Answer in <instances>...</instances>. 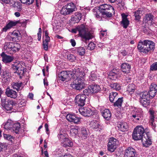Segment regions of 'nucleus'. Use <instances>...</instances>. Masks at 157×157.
I'll return each instance as SVG.
<instances>
[{
	"instance_id": "obj_1",
	"label": "nucleus",
	"mask_w": 157,
	"mask_h": 157,
	"mask_svg": "<svg viewBox=\"0 0 157 157\" xmlns=\"http://www.w3.org/2000/svg\"><path fill=\"white\" fill-rule=\"evenodd\" d=\"M72 72L73 76L76 78L73 81V83L70 84L71 86L78 90L84 88L86 85L84 79L85 73L83 71H80L79 68L77 67L75 68Z\"/></svg>"
},
{
	"instance_id": "obj_2",
	"label": "nucleus",
	"mask_w": 157,
	"mask_h": 157,
	"mask_svg": "<svg viewBox=\"0 0 157 157\" xmlns=\"http://www.w3.org/2000/svg\"><path fill=\"white\" fill-rule=\"evenodd\" d=\"M78 31L79 36L85 40H89L93 37V36L87 27L83 25L78 26L75 29L72 30V32L75 33H76Z\"/></svg>"
},
{
	"instance_id": "obj_3",
	"label": "nucleus",
	"mask_w": 157,
	"mask_h": 157,
	"mask_svg": "<svg viewBox=\"0 0 157 157\" xmlns=\"http://www.w3.org/2000/svg\"><path fill=\"white\" fill-rule=\"evenodd\" d=\"M155 43L148 40L140 41L137 46L138 49L141 52L148 53L150 50H154L155 48Z\"/></svg>"
},
{
	"instance_id": "obj_4",
	"label": "nucleus",
	"mask_w": 157,
	"mask_h": 157,
	"mask_svg": "<svg viewBox=\"0 0 157 157\" xmlns=\"http://www.w3.org/2000/svg\"><path fill=\"white\" fill-rule=\"evenodd\" d=\"M13 101L11 100H9L6 97L1 98V105L8 113L14 111V109L13 108Z\"/></svg>"
},
{
	"instance_id": "obj_5",
	"label": "nucleus",
	"mask_w": 157,
	"mask_h": 157,
	"mask_svg": "<svg viewBox=\"0 0 157 157\" xmlns=\"http://www.w3.org/2000/svg\"><path fill=\"white\" fill-rule=\"evenodd\" d=\"M145 133L144 129L142 126H137L133 131L132 134L133 139L136 140H141Z\"/></svg>"
},
{
	"instance_id": "obj_6",
	"label": "nucleus",
	"mask_w": 157,
	"mask_h": 157,
	"mask_svg": "<svg viewBox=\"0 0 157 157\" xmlns=\"http://www.w3.org/2000/svg\"><path fill=\"white\" fill-rule=\"evenodd\" d=\"M66 6L63 7L61 11L64 15L70 14L76 10L75 6L72 2L68 3Z\"/></svg>"
},
{
	"instance_id": "obj_7",
	"label": "nucleus",
	"mask_w": 157,
	"mask_h": 157,
	"mask_svg": "<svg viewBox=\"0 0 157 157\" xmlns=\"http://www.w3.org/2000/svg\"><path fill=\"white\" fill-rule=\"evenodd\" d=\"M142 109L140 108H136L133 109L131 113V119L135 122L140 121L142 117Z\"/></svg>"
},
{
	"instance_id": "obj_8",
	"label": "nucleus",
	"mask_w": 157,
	"mask_h": 157,
	"mask_svg": "<svg viewBox=\"0 0 157 157\" xmlns=\"http://www.w3.org/2000/svg\"><path fill=\"white\" fill-rule=\"evenodd\" d=\"M12 66V67L14 71V72H17L19 75L24 73L25 67L22 63H15L13 64Z\"/></svg>"
},
{
	"instance_id": "obj_9",
	"label": "nucleus",
	"mask_w": 157,
	"mask_h": 157,
	"mask_svg": "<svg viewBox=\"0 0 157 157\" xmlns=\"http://www.w3.org/2000/svg\"><path fill=\"white\" fill-rule=\"evenodd\" d=\"M80 113L85 117H90L94 115L95 112L88 107H81L79 109Z\"/></svg>"
},
{
	"instance_id": "obj_10",
	"label": "nucleus",
	"mask_w": 157,
	"mask_h": 157,
	"mask_svg": "<svg viewBox=\"0 0 157 157\" xmlns=\"http://www.w3.org/2000/svg\"><path fill=\"white\" fill-rule=\"evenodd\" d=\"M141 139L143 146L144 147H148L152 144L151 140L149 135V133L148 132L144 134Z\"/></svg>"
},
{
	"instance_id": "obj_11",
	"label": "nucleus",
	"mask_w": 157,
	"mask_h": 157,
	"mask_svg": "<svg viewBox=\"0 0 157 157\" xmlns=\"http://www.w3.org/2000/svg\"><path fill=\"white\" fill-rule=\"evenodd\" d=\"M20 34L15 31L10 32L8 34L7 37L10 41L15 42H18L20 40Z\"/></svg>"
},
{
	"instance_id": "obj_12",
	"label": "nucleus",
	"mask_w": 157,
	"mask_h": 157,
	"mask_svg": "<svg viewBox=\"0 0 157 157\" xmlns=\"http://www.w3.org/2000/svg\"><path fill=\"white\" fill-rule=\"evenodd\" d=\"M86 96L83 94H78L77 95L75 99V102L76 104L81 106H83L85 104Z\"/></svg>"
},
{
	"instance_id": "obj_13",
	"label": "nucleus",
	"mask_w": 157,
	"mask_h": 157,
	"mask_svg": "<svg viewBox=\"0 0 157 157\" xmlns=\"http://www.w3.org/2000/svg\"><path fill=\"white\" fill-rule=\"evenodd\" d=\"M117 140L114 138H110L108 144V150L111 152H113L117 147Z\"/></svg>"
},
{
	"instance_id": "obj_14",
	"label": "nucleus",
	"mask_w": 157,
	"mask_h": 157,
	"mask_svg": "<svg viewBox=\"0 0 157 157\" xmlns=\"http://www.w3.org/2000/svg\"><path fill=\"white\" fill-rule=\"evenodd\" d=\"M136 150L132 147H129L124 152V157H137Z\"/></svg>"
},
{
	"instance_id": "obj_15",
	"label": "nucleus",
	"mask_w": 157,
	"mask_h": 157,
	"mask_svg": "<svg viewBox=\"0 0 157 157\" xmlns=\"http://www.w3.org/2000/svg\"><path fill=\"white\" fill-rule=\"evenodd\" d=\"M89 125L90 127L97 131H100L103 128V127L100 125L99 122L95 120L91 121Z\"/></svg>"
},
{
	"instance_id": "obj_16",
	"label": "nucleus",
	"mask_w": 157,
	"mask_h": 157,
	"mask_svg": "<svg viewBox=\"0 0 157 157\" xmlns=\"http://www.w3.org/2000/svg\"><path fill=\"white\" fill-rule=\"evenodd\" d=\"M2 82L6 85H7L10 81V74L6 71H4L2 75Z\"/></svg>"
},
{
	"instance_id": "obj_17",
	"label": "nucleus",
	"mask_w": 157,
	"mask_h": 157,
	"mask_svg": "<svg viewBox=\"0 0 157 157\" xmlns=\"http://www.w3.org/2000/svg\"><path fill=\"white\" fill-rule=\"evenodd\" d=\"M66 119L68 121L73 122L75 124L78 123L80 120V118L74 114H67L66 116Z\"/></svg>"
},
{
	"instance_id": "obj_18",
	"label": "nucleus",
	"mask_w": 157,
	"mask_h": 157,
	"mask_svg": "<svg viewBox=\"0 0 157 157\" xmlns=\"http://www.w3.org/2000/svg\"><path fill=\"white\" fill-rule=\"evenodd\" d=\"M5 93L7 97L11 98H15L17 97V94L16 91L10 89L9 87L6 89Z\"/></svg>"
},
{
	"instance_id": "obj_19",
	"label": "nucleus",
	"mask_w": 157,
	"mask_h": 157,
	"mask_svg": "<svg viewBox=\"0 0 157 157\" xmlns=\"http://www.w3.org/2000/svg\"><path fill=\"white\" fill-rule=\"evenodd\" d=\"M69 74H71V71H62L59 74V77L60 80L64 81L68 79Z\"/></svg>"
},
{
	"instance_id": "obj_20",
	"label": "nucleus",
	"mask_w": 157,
	"mask_h": 157,
	"mask_svg": "<svg viewBox=\"0 0 157 157\" xmlns=\"http://www.w3.org/2000/svg\"><path fill=\"white\" fill-rule=\"evenodd\" d=\"M13 43L12 42H6L4 44V49L6 52L11 54V50Z\"/></svg>"
},
{
	"instance_id": "obj_21",
	"label": "nucleus",
	"mask_w": 157,
	"mask_h": 157,
	"mask_svg": "<svg viewBox=\"0 0 157 157\" xmlns=\"http://www.w3.org/2000/svg\"><path fill=\"white\" fill-rule=\"evenodd\" d=\"M121 16L122 17L121 24L124 28L126 29L128 26L129 23V21L127 18L128 15L123 13L121 14Z\"/></svg>"
},
{
	"instance_id": "obj_22",
	"label": "nucleus",
	"mask_w": 157,
	"mask_h": 157,
	"mask_svg": "<svg viewBox=\"0 0 157 157\" xmlns=\"http://www.w3.org/2000/svg\"><path fill=\"white\" fill-rule=\"evenodd\" d=\"M1 56L2 58V61L6 63L11 62L13 59V57L7 55L4 52H2L1 54Z\"/></svg>"
},
{
	"instance_id": "obj_23",
	"label": "nucleus",
	"mask_w": 157,
	"mask_h": 157,
	"mask_svg": "<svg viewBox=\"0 0 157 157\" xmlns=\"http://www.w3.org/2000/svg\"><path fill=\"white\" fill-rule=\"evenodd\" d=\"M13 124V121L11 119H8L5 123L3 124V127L5 129L12 130Z\"/></svg>"
},
{
	"instance_id": "obj_24",
	"label": "nucleus",
	"mask_w": 157,
	"mask_h": 157,
	"mask_svg": "<svg viewBox=\"0 0 157 157\" xmlns=\"http://www.w3.org/2000/svg\"><path fill=\"white\" fill-rule=\"evenodd\" d=\"M99 8L100 9V11L103 10H109V14L110 13V11H113V9H114L113 7L112 6L107 4H102L100 6Z\"/></svg>"
},
{
	"instance_id": "obj_25",
	"label": "nucleus",
	"mask_w": 157,
	"mask_h": 157,
	"mask_svg": "<svg viewBox=\"0 0 157 157\" xmlns=\"http://www.w3.org/2000/svg\"><path fill=\"white\" fill-rule=\"evenodd\" d=\"M121 70L124 73H127L129 72L131 66L127 63H124L121 65Z\"/></svg>"
},
{
	"instance_id": "obj_26",
	"label": "nucleus",
	"mask_w": 157,
	"mask_h": 157,
	"mask_svg": "<svg viewBox=\"0 0 157 157\" xmlns=\"http://www.w3.org/2000/svg\"><path fill=\"white\" fill-rule=\"evenodd\" d=\"M18 23V21H10L6 25L3 29V31H6L9 29L16 25Z\"/></svg>"
},
{
	"instance_id": "obj_27",
	"label": "nucleus",
	"mask_w": 157,
	"mask_h": 157,
	"mask_svg": "<svg viewBox=\"0 0 157 157\" xmlns=\"http://www.w3.org/2000/svg\"><path fill=\"white\" fill-rule=\"evenodd\" d=\"M102 115L104 118L107 120H109L111 117V113L109 109H105L102 112Z\"/></svg>"
},
{
	"instance_id": "obj_28",
	"label": "nucleus",
	"mask_w": 157,
	"mask_h": 157,
	"mask_svg": "<svg viewBox=\"0 0 157 157\" xmlns=\"http://www.w3.org/2000/svg\"><path fill=\"white\" fill-rule=\"evenodd\" d=\"M118 127L121 131L124 132L128 128V125L126 122H120L118 125Z\"/></svg>"
},
{
	"instance_id": "obj_29",
	"label": "nucleus",
	"mask_w": 157,
	"mask_h": 157,
	"mask_svg": "<svg viewBox=\"0 0 157 157\" xmlns=\"http://www.w3.org/2000/svg\"><path fill=\"white\" fill-rule=\"evenodd\" d=\"M67 137V135L63 132H60L59 133L58 135L59 140L61 142L62 144L63 142L66 140V139L68 138Z\"/></svg>"
},
{
	"instance_id": "obj_30",
	"label": "nucleus",
	"mask_w": 157,
	"mask_h": 157,
	"mask_svg": "<svg viewBox=\"0 0 157 157\" xmlns=\"http://www.w3.org/2000/svg\"><path fill=\"white\" fill-rule=\"evenodd\" d=\"M22 82H13L11 84L12 87L13 89H16L17 91L21 90L22 87H21Z\"/></svg>"
},
{
	"instance_id": "obj_31",
	"label": "nucleus",
	"mask_w": 157,
	"mask_h": 157,
	"mask_svg": "<svg viewBox=\"0 0 157 157\" xmlns=\"http://www.w3.org/2000/svg\"><path fill=\"white\" fill-rule=\"evenodd\" d=\"M101 14L104 16L106 17H110L112 16V14L113 13L114 14L115 13V11L114 9H113V11H110V13L109 14V10H103L100 11Z\"/></svg>"
},
{
	"instance_id": "obj_32",
	"label": "nucleus",
	"mask_w": 157,
	"mask_h": 157,
	"mask_svg": "<svg viewBox=\"0 0 157 157\" xmlns=\"http://www.w3.org/2000/svg\"><path fill=\"white\" fill-rule=\"evenodd\" d=\"M109 86L112 89L115 90L117 91L121 89V85L117 82L110 83Z\"/></svg>"
},
{
	"instance_id": "obj_33",
	"label": "nucleus",
	"mask_w": 157,
	"mask_h": 157,
	"mask_svg": "<svg viewBox=\"0 0 157 157\" xmlns=\"http://www.w3.org/2000/svg\"><path fill=\"white\" fill-rule=\"evenodd\" d=\"M82 14L80 13L77 12L75 13V16L71 18V20L76 22H78L81 19Z\"/></svg>"
},
{
	"instance_id": "obj_34",
	"label": "nucleus",
	"mask_w": 157,
	"mask_h": 157,
	"mask_svg": "<svg viewBox=\"0 0 157 157\" xmlns=\"http://www.w3.org/2000/svg\"><path fill=\"white\" fill-rule=\"evenodd\" d=\"M20 129V124L19 123H18L13 124L12 130L16 134H18Z\"/></svg>"
},
{
	"instance_id": "obj_35",
	"label": "nucleus",
	"mask_w": 157,
	"mask_h": 157,
	"mask_svg": "<svg viewBox=\"0 0 157 157\" xmlns=\"http://www.w3.org/2000/svg\"><path fill=\"white\" fill-rule=\"evenodd\" d=\"M140 103L144 107H146L150 103V99L140 98Z\"/></svg>"
},
{
	"instance_id": "obj_36",
	"label": "nucleus",
	"mask_w": 157,
	"mask_h": 157,
	"mask_svg": "<svg viewBox=\"0 0 157 157\" xmlns=\"http://www.w3.org/2000/svg\"><path fill=\"white\" fill-rule=\"evenodd\" d=\"M21 48V46L18 43H13V44L12 46V50H11V53L12 52H15L18 51Z\"/></svg>"
},
{
	"instance_id": "obj_37",
	"label": "nucleus",
	"mask_w": 157,
	"mask_h": 157,
	"mask_svg": "<svg viewBox=\"0 0 157 157\" xmlns=\"http://www.w3.org/2000/svg\"><path fill=\"white\" fill-rule=\"evenodd\" d=\"M149 113L150 115V122L151 123V124L152 126H155V124H154V112L152 110H150Z\"/></svg>"
},
{
	"instance_id": "obj_38",
	"label": "nucleus",
	"mask_w": 157,
	"mask_h": 157,
	"mask_svg": "<svg viewBox=\"0 0 157 157\" xmlns=\"http://www.w3.org/2000/svg\"><path fill=\"white\" fill-rule=\"evenodd\" d=\"M62 145L64 147H71L73 145V144L72 142L67 138L66 140L63 142Z\"/></svg>"
},
{
	"instance_id": "obj_39",
	"label": "nucleus",
	"mask_w": 157,
	"mask_h": 157,
	"mask_svg": "<svg viewBox=\"0 0 157 157\" xmlns=\"http://www.w3.org/2000/svg\"><path fill=\"white\" fill-rule=\"evenodd\" d=\"M108 77L112 80H115L117 78V75L116 73L111 71L109 74Z\"/></svg>"
},
{
	"instance_id": "obj_40",
	"label": "nucleus",
	"mask_w": 157,
	"mask_h": 157,
	"mask_svg": "<svg viewBox=\"0 0 157 157\" xmlns=\"http://www.w3.org/2000/svg\"><path fill=\"white\" fill-rule=\"evenodd\" d=\"M90 89L92 92L96 93L100 90V87L98 85H92L90 86Z\"/></svg>"
},
{
	"instance_id": "obj_41",
	"label": "nucleus",
	"mask_w": 157,
	"mask_h": 157,
	"mask_svg": "<svg viewBox=\"0 0 157 157\" xmlns=\"http://www.w3.org/2000/svg\"><path fill=\"white\" fill-rule=\"evenodd\" d=\"M118 94L117 92H112L109 95V99L110 101L113 102L115 99H117Z\"/></svg>"
},
{
	"instance_id": "obj_42",
	"label": "nucleus",
	"mask_w": 157,
	"mask_h": 157,
	"mask_svg": "<svg viewBox=\"0 0 157 157\" xmlns=\"http://www.w3.org/2000/svg\"><path fill=\"white\" fill-rule=\"evenodd\" d=\"M123 102V98H118L117 100L114 103V106L115 107H121Z\"/></svg>"
},
{
	"instance_id": "obj_43",
	"label": "nucleus",
	"mask_w": 157,
	"mask_h": 157,
	"mask_svg": "<svg viewBox=\"0 0 157 157\" xmlns=\"http://www.w3.org/2000/svg\"><path fill=\"white\" fill-rule=\"evenodd\" d=\"M81 136L83 139H86L87 135V132L86 129L84 128H81Z\"/></svg>"
},
{
	"instance_id": "obj_44",
	"label": "nucleus",
	"mask_w": 157,
	"mask_h": 157,
	"mask_svg": "<svg viewBox=\"0 0 157 157\" xmlns=\"http://www.w3.org/2000/svg\"><path fill=\"white\" fill-rule=\"evenodd\" d=\"M78 127H75L71 128L70 131V133L72 136H74L78 133Z\"/></svg>"
},
{
	"instance_id": "obj_45",
	"label": "nucleus",
	"mask_w": 157,
	"mask_h": 157,
	"mask_svg": "<svg viewBox=\"0 0 157 157\" xmlns=\"http://www.w3.org/2000/svg\"><path fill=\"white\" fill-rule=\"evenodd\" d=\"M140 98L150 99L151 98L147 92L142 93L140 94Z\"/></svg>"
},
{
	"instance_id": "obj_46",
	"label": "nucleus",
	"mask_w": 157,
	"mask_h": 157,
	"mask_svg": "<svg viewBox=\"0 0 157 157\" xmlns=\"http://www.w3.org/2000/svg\"><path fill=\"white\" fill-rule=\"evenodd\" d=\"M135 89V85L133 84H129L127 87V91L129 93L133 92Z\"/></svg>"
},
{
	"instance_id": "obj_47",
	"label": "nucleus",
	"mask_w": 157,
	"mask_h": 157,
	"mask_svg": "<svg viewBox=\"0 0 157 157\" xmlns=\"http://www.w3.org/2000/svg\"><path fill=\"white\" fill-rule=\"evenodd\" d=\"M141 11L139 9L136 11L133 12L134 13V16L135 17V19L137 20H139L140 19V14Z\"/></svg>"
},
{
	"instance_id": "obj_48",
	"label": "nucleus",
	"mask_w": 157,
	"mask_h": 157,
	"mask_svg": "<svg viewBox=\"0 0 157 157\" xmlns=\"http://www.w3.org/2000/svg\"><path fill=\"white\" fill-rule=\"evenodd\" d=\"M77 51L79 54L81 56L84 55L85 53V48L82 47H79L78 48Z\"/></svg>"
},
{
	"instance_id": "obj_49",
	"label": "nucleus",
	"mask_w": 157,
	"mask_h": 157,
	"mask_svg": "<svg viewBox=\"0 0 157 157\" xmlns=\"http://www.w3.org/2000/svg\"><path fill=\"white\" fill-rule=\"evenodd\" d=\"M45 37L43 41V43H46L48 44L50 41V37L48 36V33L47 31L46 30L44 31Z\"/></svg>"
},
{
	"instance_id": "obj_50",
	"label": "nucleus",
	"mask_w": 157,
	"mask_h": 157,
	"mask_svg": "<svg viewBox=\"0 0 157 157\" xmlns=\"http://www.w3.org/2000/svg\"><path fill=\"white\" fill-rule=\"evenodd\" d=\"M157 92V90H149L148 94L149 95L151 98H152L155 95Z\"/></svg>"
},
{
	"instance_id": "obj_51",
	"label": "nucleus",
	"mask_w": 157,
	"mask_h": 157,
	"mask_svg": "<svg viewBox=\"0 0 157 157\" xmlns=\"http://www.w3.org/2000/svg\"><path fill=\"white\" fill-rule=\"evenodd\" d=\"M3 136L4 138L6 140H9L11 142H13L14 139L9 134H4Z\"/></svg>"
},
{
	"instance_id": "obj_52",
	"label": "nucleus",
	"mask_w": 157,
	"mask_h": 157,
	"mask_svg": "<svg viewBox=\"0 0 157 157\" xmlns=\"http://www.w3.org/2000/svg\"><path fill=\"white\" fill-rule=\"evenodd\" d=\"M21 3L29 5L32 4L34 2V0H20Z\"/></svg>"
},
{
	"instance_id": "obj_53",
	"label": "nucleus",
	"mask_w": 157,
	"mask_h": 157,
	"mask_svg": "<svg viewBox=\"0 0 157 157\" xmlns=\"http://www.w3.org/2000/svg\"><path fill=\"white\" fill-rule=\"evenodd\" d=\"M67 58L70 61L72 62L76 59V58L73 55L71 54L67 56Z\"/></svg>"
},
{
	"instance_id": "obj_54",
	"label": "nucleus",
	"mask_w": 157,
	"mask_h": 157,
	"mask_svg": "<svg viewBox=\"0 0 157 157\" xmlns=\"http://www.w3.org/2000/svg\"><path fill=\"white\" fill-rule=\"evenodd\" d=\"M94 15L97 18L99 19L101 18L100 16V14L101 13L100 9L99 10H98L96 11H94Z\"/></svg>"
},
{
	"instance_id": "obj_55",
	"label": "nucleus",
	"mask_w": 157,
	"mask_h": 157,
	"mask_svg": "<svg viewBox=\"0 0 157 157\" xmlns=\"http://www.w3.org/2000/svg\"><path fill=\"white\" fill-rule=\"evenodd\" d=\"M153 16L150 14H147L145 16V19L147 21L151 22L153 20Z\"/></svg>"
},
{
	"instance_id": "obj_56",
	"label": "nucleus",
	"mask_w": 157,
	"mask_h": 157,
	"mask_svg": "<svg viewBox=\"0 0 157 157\" xmlns=\"http://www.w3.org/2000/svg\"><path fill=\"white\" fill-rule=\"evenodd\" d=\"M150 70L153 71L157 70V62L154 63L151 65Z\"/></svg>"
},
{
	"instance_id": "obj_57",
	"label": "nucleus",
	"mask_w": 157,
	"mask_h": 157,
	"mask_svg": "<svg viewBox=\"0 0 157 157\" xmlns=\"http://www.w3.org/2000/svg\"><path fill=\"white\" fill-rule=\"evenodd\" d=\"M149 90H157V85L154 83L151 84L149 87Z\"/></svg>"
},
{
	"instance_id": "obj_58",
	"label": "nucleus",
	"mask_w": 157,
	"mask_h": 157,
	"mask_svg": "<svg viewBox=\"0 0 157 157\" xmlns=\"http://www.w3.org/2000/svg\"><path fill=\"white\" fill-rule=\"evenodd\" d=\"M88 47L89 49L92 50L94 48L95 44L94 43L91 42L88 44Z\"/></svg>"
},
{
	"instance_id": "obj_59",
	"label": "nucleus",
	"mask_w": 157,
	"mask_h": 157,
	"mask_svg": "<svg viewBox=\"0 0 157 157\" xmlns=\"http://www.w3.org/2000/svg\"><path fill=\"white\" fill-rule=\"evenodd\" d=\"M91 92V90L89 88L83 90V93L84 94H85V96L86 95H88Z\"/></svg>"
},
{
	"instance_id": "obj_60",
	"label": "nucleus",
	"mask_w": 157,
	"mask_h": 157,
	"mask_svg": "<svg viewBox=\"0 0 157 157\" xmlns=\"http://www.w3.org/2000/svg\"><path fill=\"white\" fill-rule=\"evenodd\" d=\"M41 29L40 28L39 29V32L37 33L38 36V40L39 41H40L41 38Z\"/></svg>"
},
{
	"instance_id": "obj_61",
	"label": "nucleus",
	"mask_w": 157,
	"mask_h": 157,
	"mask_svg": "<svg viewBox=\"0 0 157 157\" xmlns=\"http://www.w3.org/2000/svg\"><path fill=\"white\" fill-rule=\"evenodd\" d=\"M107 35V33L106 32V30L102 31H100V37L101 38H102L103 37L106 36Z\"/></svg>"
},
{
	"instance_id": "obj_62",
	"label": "nucleus",
	"mask_w": 157,
	"mask_h": 157,
	"mask_svg": "<svg viewBox=\"0 0 157 157\" xmlns=\"http://www.w3.org/2000/svg\"><path fill=\"white\" fill-rule=\"evenodd\" d=\"M109 2L111 3H114L117 2L118 3H121L122 1L121 0H108Z\"/></svg>"
},
{
	"instance_id": "obj_63",
	"label": "nucleus",
	"mask_w": 157,
	"mask_h": 157,
	"mask_svg": "<svg viewBox=\"0 0 157 157\" xmlns=\"http://www.w3.org/2000/svg\"><path fill=\"white\" fill-rule=\"evenodd\" d=\"M19 4H20L19 2H14L13 5H14V7H15V6H17V5H18V6L19 7H18L19 10H21V6H19Z\"/></svg>"
},
{
	"instance_id": "obj_64",
	"label": "nucleus",
	"mask_w": 157,
	"mask_h": 157,
	"mask_svg": "<svg viewBox=\"0 0 157 157\" xmlns=\"http://www.w3.org/2000/svg\"><path fill=\"white\" fill-rule=\"evenodd\" d=\"M48 43H43V48L45 51H47L48 50Z\"/></svg>"
}]
</instances>
